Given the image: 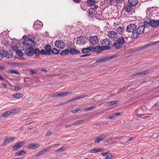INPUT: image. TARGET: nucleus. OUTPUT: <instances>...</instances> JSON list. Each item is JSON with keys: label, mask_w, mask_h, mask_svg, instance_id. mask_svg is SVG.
I'll use <instances>...</instances> for the list:
<instances>
[{"label": "nucleus", "mask_w": 159, "mask_h": 159, "mask_svg": "<svg viewBox=\"0 0 159 159\" xmlns=\"http://www.w3.org/2000/svg\"><path fill=\"white\" fill-rule=\"evenodd\" d=\"M115 116H114V115H113H113L112 116H109L108 117V118L109 119H114V118H115Z\"/></svg>", "instance_id": "61"}, {"label": "nucleus", "mask_w": 159, "mask_h": 159, "mask_svg": "<svg viewBox=\"0 0 159 159\" xmlns=\"http://www.w3.org/2000/svg\"><path fill=\"white\" fill-rule=\"evenodd\" d=\"M89 41L91 44L94 45L98 44L99 39L96 36H91L90 37Z\"/></svg>", "instance_id": "9"}, {"label": "nucleus", "mask_w": 159, "mask_h": 159, "mask_svg": "<svg viewBox=\"0 0 159 159\" xmlns=\"http://www.w3.org/2000/svg\"><path fill=\"white\" fill-rule=\"evenodd\" d=\"M132 6L128 4H126L125 5L124 8L125 9V11L127 12H130L131 11Z\"/></svg>", "instance_id": "28"}, {"label": "nucleus", "mask_w": 159, "mask_h": 159, "mask_svg": "<svg viewBox=\"0 0 159 159\" xmlns=\"http://www.w3.org/2000/svg\"><path fill=\"white\" fill-rule=\"evenodd\" d=\"M16 53L18 56L21 57L23 55V53L20 50H18L16 51Z\"/></svg>", "instance_id": "46"}, {"label": "nucleus", "mask_w": 159, "mask_h": 159, "mask_svg": "<svg viewBox=\"0 0 159 159\" xmlns=\"http://www.w3.org/2000/svg\"><path fill=\"white\" fill-rule=\"evenodd\" d=\"M52 52L54 54H57L59 53L60 51L56 48H54L52 50Z\"/></svg>", "instance_id": "42"}, {"label": "nucleus", "mask_w": 159, "mask_h": 159, "mask_svg": "<svg viewBox=\"0 0 159 159\" xmlns=\"http://www.w3.org/2000/svg\"><path fill=\"white\" fill-rule=\"evenodd\" d=\"M5 57L9 59L12 58L13 57V55L12 52L11 51H7L5 54Z\"/></svg>", "instance_id": "22"}, {"label": "nucleus", "mask_w": 159, "mask_h": 159, "mask_svg": "<svg viewBox=\"0 0 159 159\" xmlns=\"http://www.w3.org/2000/svg\"><path fill=\"white\" fill-rule=\"evenodd\" d=\"M143 48H143V46L140 47H138L137 49V50L138 51L140 50L141 49H143Z\"/></svg>", "instance_id": "59"}, {"label": "nucleus", "mask_w": 159, "mask_h": 159, "mask_svg": "<svg viewBox=\"0 0 159 159\" xmlns=\"http://www.w3.org/2000/svg\"><path fill=\"white\" fill-rule=\"evenodd\" d=\"M23 96V95L21 93H17L13 94L12 97L15 98H20Z\"/></svg>", "instance_id": "34"}, {"label": "nucleus", "mask_w": 159, "mask_h": 159, "mask_svg": "<svg viewBox=\"0 0 159 159\" xmlns=\"http://www.w3.org/2000/svg\"><path fill=\"white\" fill-rule=\"evenodd\" d=\"M152 44H153V45H154L157 44L158 43H159V41H156V42H152Z\"/></svg>", "instance_id": "64"}, {"label": "nucleus", "mask_w": 159, "mask_h": 159, "mask_svg": "<svg viewBox=\"0 0 159 159\" xmlns=\"http://www.w3.org/2000/svg\"><path fill=\"white\" fill-rule=\"evenodd\" d=\"M134 139V137H131V138H130L129 139H128V141L126 142V143L129 142V141H130L131 140H133Z\"/></svg>", "instance_id": "62"}, {"label": "nucleus", "mask_w": 159, "mask_h": 159, "mask_svg": "<svg viewBox=\"0 0 159 159\" xmlns=\"http://www.w3.org/2000/svg\"><path fill=\"white\" fill-rule=\"evenodd\" d=\"M52 134V132L51 131H48L46 135V136H49Z\"/></svg>", "instance_id": "54"}, {"label": "nucleus", "mask_w": 159, "mask_h": 159, "mask_svg": "<svg viewBox=\"0 0 159 159\" xmlns=\"http://www.w3.org/2000/svg\"><path fill=\"white\" fill-rule=\"evenodd\" d=\"M108 35L111 40L114 41L116 40L119 36L117 33L113 30L108 32Z\"/></svg>", "instance_id": "7"}, {"label": "nucleus", "mask_w": 159, "mask_h": 159, "mask_svg": "<svg viewBox=\"0 0 159 159\" xmlns=\"http://www.w3.org/2000/svg\"><path fill=\"white\" fill-rule=\"evenodd\" d=\"M62 97V94H61V93H55L50 94L49 96V97Z\"/></svg>", "instance_id": "37"}, {"label": "nucleus", "mask_w": 159, "mask_h": 159, "mask_svg": "<svg viewBox=\"0 0 159 159\" xmlns=\"http://www.w3.org/2000/svg\"><path fill=\"white\" fill-rule=\"evenodd\" d=\"M101 151H102L99 148H94L89 151V152L91 153H95L97 152H100Z\"/></svg>", "instance_id": "30"}, {"label": "nucleus", "mask_w": 159, "mask_h": 159, "mask_svg": "<svg viewBox=\"0 0 159 159\" xmlns=\"http://www.w3.org/2000/svg\"><path fill=\"white\" fill-rule=\"evenodd\" d=\"M39 147L40 145L39 144L31 143L28 146V148L29 149H35Z\"/></svg>", "instance_id": "23"}, {"label": "nucleus", "mask_w": 159, "mask_h": 159, "mask_svg": "<svg viewBox=\"0 0 159 159\" xmlns=\"http://www.w3.org/2000/svg\"><path fill=\"white\" fill-rule=\"evenodd\" d=\"M43 26V24L41 22L38 21L34 23L33 28L36 30L41 28Z\"/></svg>", "instance_id": "14"}, {"label": "nucleus", "mask_w": 159, "mask_h": 159, "mask_svg": "<svg viewBox=\"0 0 159 159\" xmlns=\"http://www.w3.org/2000/svg\"><path fill=\"white\" fill-rule=\"evenodd\" d=\"M128 4L134 7L138 3V0H128Z\"/></svg>", "instance_id": "24"}, {"label": "nucleus", "mask_w": 159, "mask_h": 159, "mask_svg": "<svg viewBox=\"0 0 159 159\" xmlns=\"http://www.w3.org/2000/svg\"><path fill=\"white\" fill-rule=\"evenodd\" d=\"M2 44L5 46H7L9 44V42L6 39H3L2 42Z\"/></svg>", "instance_id": "40"}, {"label": "nucleus", "mask_w": 159, "mask_h": 159, "mask_svg": "<svg viewBox=\"0 0 159 159\" xmlns=\"http://www.w3.org/2000/svg\"><path fill=\"white\" fill-rule=\"evenodd\" d=\"M11 73H14V74H19V72H18L16 70H11Z\"/></svg>", "instance_id": "55"}, {"label": "nucleus", "mask_w": 159, "mask_h": 159, "mask_svg": "<svg viewBox=\"0 0 159 159\" xmlns=\"http://www.w3.org/2000/svg\"><path fill=\"white\" fill-rule=\"evenodd\" d=\"M87 95H82V96H79V97L75 98L74 99H78L79 98H84V97H87Z\"/></svg>", "instance_id": "49"}, {"label": "nucleus", "mask_w": 159, "mask_h": 159, "mask_svg": "<svg viewBox=\"0 0 159 159\" xmlns=\"http://www.w3.org/2000/svg\"><path fill=\"white\" fill-rule=\"evenodd\" d=\"M26 153V152L23 150H20L18 152H16L15 153L16 155L17 156H22L25 154Z\"/></svg>", "instance_id": "35"}, {"label": "nucleus", "mask_w": 159, "mask_h": 159, "mask_svg": "<svg viewBox=\"0 0 159 159\" xmlns=\"http://www.w3.org/2000/svg\"><path fill=\"white\" fill-rule=\"evenodd\" d=\"M95 108H96V107L95 106H93L91 107H89L88 108H85V111H88V110H91L92 109H94Z\"/></svg>", "instance_id": "48"}, {"label": "nucleus", "mask_w": 159, "mask_h": 159, "mask_svg": "<svg viewBox=\"0 0 159 159\" xmlns=\"http://www.w3.org/2000/svg\"><path fill=\"white\" fill-rule=\"evenodd\" d=\"M30 74L31 75H34V74H36V72L32 70H31L30 71Z\"/></svg>", "instance_id": "56"}, {"label": "nucleus", "mask_w": 159, "mask_h": 159, "mask_svg": "<svg viewBox=\"0 0 159 159\" xmlns=\"http://www.w3.org/2000/svg\"><path fill=\"white\" fill-rule=\"evenodd\" d=\"M111 43V41L109 39H105L102 41V46L105 50L109 49L111 48L110 46H109Z\"/></svg>", "instance_id": "6"}, {"label": "nucleus", "mask_w": 159, "mask_h": 159, "mask_svg": "<svg viewBox=\"0 0 159 159\" xmlns=\"http://www.w3.org/2000/svg\"><path fill=\"white\" fill-rule=\"evenodd\" d=\"M80 111V109H73L71 110V111L74 114L78 113Z\"/></svg>", "instance_id": "47"}, {"label": "nucleus", "mask_w": 159, "mask_h": 159, "mask_svg": "<svg viewBox=\"0 0 159 159\" xmlns=\"http://www.w3.org/2000/svg\"><path fill=\"white\" fill-rule=\"evenodd\" d=\"M86 2L88 5L91 6L94 5L97 2L96 0H87Z\"/></svg>", "instance_id": "31"}, {"label": "nucleus", "mask_w": 159, "mask_h": 159, "mask_svg": "<svg viewBox=\"0 0 159 159\" xmlns=\"http://www.w3.org/2000/svg\"><path fill=\"white\" fill-rule=\"evenodd\" d=\"M93 52H95L96 53H100L103 50H105L103 47L97 46L94 47L92 46Z\"/></svg>", "instance_id": "12"}, {"label": "nucleus", "mask_w": 159, "mask_h": 159, "mask_svg": "<svg viewBox=\"0 0 159 159\" xmlns=\"http://www.w3.org/2000/svg\"><path fill=\"white\" fill-rule=\"evenodd\" d=\"M69 52H70L69 49H66L61 51L60 54L64 56L67 55Z\"/></svg>", "instance_id": "33"}, {"label": "nucleus", "mask_w": 159, "mask_h": 159, "mask_svg": "<svg viewBox=\"0 0 159 159\" xmlns=\"http://www.w3.org/2000/svg\"><path fill=\"white\" fill-rule=\"evenodd\" d=\"M70 53L72 55H74L80 53V51L74 48H71L70 50Z\"/></svg>", "instance_id": "21"}, {"label": "nucleus", "mask_w": 159, "mask_h": 159, "mask_svg": "<svg viewBox=\"0 0 159 159\" xmlns=\"http://www.w3.org/2000/svg\"><path fill=\"white\" fill-rule=\"evenodd\" d=\"M72 93V92L69 91L66 92L61 93L62 97L65 96L66 95H70Z\"/></svg>", "instance_id": "44"}, {"label": "nucleus", "mask_w": 159, "mask_h": 159, "mask_svg": "<svg viewBox=\"0 0 159 159\" xmlns=\"http://www.w3.org/2000/svg\"><path fill=\"white\" fill-rule=\"evenodd\" d=\"M135 115L138 117H140L144 115V111L141 108H139L135 110Z\"/></svg>", "instance_id": "17"}, {"label": "nucleus", "mask_w": 159, "mask_h": 159, "mask_svg": "<svg viewBox=\"0 0 159 159\" xmlns=\"http://www.w3.org/2000/svg\"><path fill=\"white\" fill-rule=\"evenodd\" d=\"M45 49L48 53V55H50L52 51L51 46L49 44L46 45L45 46Z\"/></svg>", "instance_id": "26"}, {"label": "nucleus", "mask_w": 159, "mask_h": 159, "mask_svg": "<svg viewBox=\"0 0 159 159\" xmlns=\"http://www.w3.org/2000/svg\"><path fill=\"white\" fill-rule=\"evenodd\" d=\"M5 68V67L3 66H0V70H3Z\"/></svg>", "instance_id": "63"}, {"label": "nucleus", "mask_w": 159, "mask_h": 159, "mask_svg": "<svg viewBox=\"0 0 159 159\" xmlns=\"http://www.w3.org/2000/svg\"><path fill=\"white\" fill-rule=\"evenodd\" d=\"M23 43L29 47H33L35 45L34 41L29 38H25Z\"/></svg>", "instance_id": "5"}, {"label": "nucleus", "mask_w": 159, "mask_h": 159, "mask_svg": "<svg viewBox=\"0 0 159 159\" xmlns=\"http://www.w3.org/2000/svg\"><path fill=\"white\" fill-rule=\"evenodd\" d=\"M84 122L83 120H81L75 122L72 124V125H79L82 124Z\"/></svg>", "instance_id": "38"}, {"label": "nucleus", "mask_w": 159, "mask_h": 159, "mask_svg": "<svg viewBox=\"0 0 159 159\" xmlns=\"http://www.w3.org/2000/svg\"><path fill=\"white\" fill-rule=\"evenodd\" d=\"M148 71H145L143 72H138L137 73H136L134 74V76H137L139 75H146L148 73Z\"/></svg>", "instance_id": "36"}, {"label": "nucleus", "mask_w": 159, "mask_h": 159, "mask_svg": "<svg viewBox=\"0 0 159 159\" xmlns=\"http://www.w3.org/2000/svg\"><path fill=\"white\" fill-rule=\"evenodd\" d=\"M40 51L39 49L37 48H35V49H34V53H35L36 55H40Z\"/></svg>", "instance_id": "43"}, {"label": "nucleus", "mask_w": 159, "mask_h": 159, "mask_svg": "<svg viewBox=\"0 0 159 159\" xmlns=\"http://www.w3.org/2000/svg\"><path fill=\"white\" fill-rule=\"evenodd\" d=\"M15 90L16 91H18L21 89V88L20 86H15L14 87Z\"/></svg>", "instance_id": "50"}, {"label": "nucleus", "mask_w": 159, "mask_h": 159, "mask_svg": "<svg viewBox=\"0 0 159 159\" xmlns=\"http://www.w3.org/2000/svg\"><path fill=\"white\" fill-rule=\"evenodd\" d=\"M52 148V147H49L48 148H47L45 149H43L44 151V152H46L49 151V150Z\"/></svg>", "instance_id": "53"}, {"label": "nucleus", "mask_w": 159, "mask_h": 159, "mask_svg": "<svg viewBox=\"0 0 159 159\" xmlns=\"http://www.w3.org/2000/svg\"><path fill=\"white\" fill-rule=\"evenodd\" d=\"M88 39L85 36H80L77 40L78 43L80 44H84L88 41Z\"/></svg>", "instance_id": "11"}, {"label": "nucleus", "mask_w": 159, "mask_h": 159, "mask_svg": "<svg viewBox=\"0 0 159 159\" xmlns=\"http://www.w3.org/2000/svg\"><path fill=\"white\" fill-rule=\"evenodd\" d=\"M118 101H114L110 102H109L107 103L106 104H105V106L106 107H109L110 106L113 105L114 104H116L118 103Z\"/></svg>", "instance_id": "32"}, {"label": "nucleus", "mask_w": 159, "mask_h": 159, "mask_svg": "<svg viewBox=\"0 0 159 159\" xmlns=\"http://www.w3.org/2000/svg\"><path fill=\"white\" fill-rule=\"evenodd\" d=\"M144 27L142 25L139 26L138 27H136L135 32H134L133 34V38H138L140 34L144 33Z\"/></svg>", "instance_id": "2"}, {"label": "nucleus", "mask_w": 159, "mask_h": 159, "mask_svg": "<svg viewBox=\"0 0 159 159\" xmlns=\"http://www.w3.org/2000/svg\"><path fill=\"white\" fill-rule=\"evenodd\" d=\"M43 54V55H48L47 52L44 49L41 50L40 51V54Z\"/></svg>", "instance_id": "45"}, {"label": "nucleus", "mask_w": 159, "mask_h": 159, "mask_svg": "<svg viewBox=\"0 0 159 159\" xmlns=\"http://www.w3.org/2000/svg\"><path fill=\"white\" fill-rule=\"evenodd\" d=\"M2 85L5 88H7V85L5 83H3L2 84Z\"/></svg>", "instance_id": "60"}, {"label": "nucleus", "mask_w": 159, "mask_h": 159, "mask_svg": "<svg viewBox=\"0 0 159 159\" xmlns=\"http://www.w3.org/2000/svg\"><path fill=\"white\" fill-rule=\"evenodd\" d=\"M115 41L116 42L114 44L113 46L116 49L120 48L126 42L124 38L122 36H118V38Z\"/></svg>", "instance_id": "1"}, {"label": "nucleus", "mask_w": 159, "mask_h": 159, "mask_svg": "<svg viewBox=\"0 0 159 159\" xmlns=\"http://www.w3.org/2000/svg\"><path fill=\"white\" fill-rule=\"evenodd\" d=\"M82 51L84 53H89L90 52H93L92 46L84 48L82 49Z\"/></svg>", "instance_id": "19"}, {"label": "nucleus", "mask_w": 159, "mask_h": 159, "mask_svg": "<svg viewBox=\"0 0 159 159\" xmlns=\"http://www.w3.org/2000/svg\"><path fill=\"white\" fill-rule=\"evenodd\" d=\"M67 148L66 146H63L62 147L57 149L55 151V153L57 154V153H59L60 152H62L66 150Z\"/></svg>", "instance_id": "29"}, {"label": "nucleus", "mask_w": 159, "mask_h": 159, "mask_svg": "<svg viewBox=\"0 0 159 159\" xmlns=\"http://www.w3.org/2000/svg\"><path fill=\"white\" fill-rule=\"evenodd\" d=\"M112 58V57H108L106 58H102L96 60V63H97L99 62L107 61L111 59Z\"/></svg>", "instance_id": "20"}, {"label": "nucleus", "mask_w": 159, "mask_h": 159, "mask_svg": "<svg viewBox=\"0 0 159 159\" xmlns=\"http://www.w3.org/2000/svg\"><path fill=\"white\" fill-rule=\"evenodd\" d=\"M121 114V113L119 112V113H117L113 114V115H114L115 117L116 116H118L120 115Z\"/></svg>", "instance_id": "57"}, {"label": "nucleus", "mask_w": 159, "mask_h": 159, "mask_svg": "<svg viewBox=\"0 0 159 159\" xmlns=\"http://www.w3.org/2000/svg\"><path fill=\"white\" fill-rule=\"evenodd\" d=\"M26 54L29 56H32L34 54V49L33 47H29L25 51Z\"/></svg>", "instance_id": "15"}, {"label": "nucleus", "mask_w": 159, "mask_h": 159, "mask_svg": "<svg viewBox=\"0 0 159 159\" xmlns=\"http://www.w3.org/2000/svg\"><path fill=\"white\" fill-rule=\"evenodd\" d=\"M1 51L2 52H0V60L2 59L4 57V54L5 52V51L4 49L2 50V51Z\"/></svg>", "instance_id": "41"}, {"label": "nucleus", "mask_w": 159, "mask_h": 159, "mask_svg": "<svg viewBox=\"0 0 159 159\" xmlns=\"http://www.w3.org/2000/svg\"><path fill=\"white\" fill-rule=\"evenodd\" d=\"M15 139V137H12L10 138L8 137L5 140L4 144L7 145L9 143L11 142Z\"/></svg>", "instance_id": "25"}, {"label": "nucleus", "mask_w": 159, "mask_h": 159, "mask_svg": "<svg viewBox=\"0 0 159 159\" xmlns=\"http://www.w3.org/2000/svg\"><path fill=\"white\" fill-rule=\"evenodd\" d=\"M152 45H153V44H152V43H149L147 44L146 45H145L144 46H143V48H146L148 47H149V46H151Z\"/></svg>", "instance_id": "51"}, {"label": "nucleus", "mask_w": 159, "mask_h": 159, "mask_svg": "<svg viewBox=\"0 0 159 159\" xmlns=\"http://www.w3.org/2000/svg\"><path fill=\"white\" fill-rule=\"evenodd\" d=\"M108 135L107 133H103L101 134L98 136L95 140L94 143H98L100 141H102Z\"/></svg>", "instance_id": "8"}, {"label": "nucleus", "mask_w": 159, "mask_h": 159, "mask_svg": "<svg viewBox=\"0 0 159 159\" xmlns=\"http://www.w3.org/2000/svg\"><path fill=\"white\" fill-rule=\"evenodd\" d=\"M89 55H90L89 54H84V55H80V57H85L87 56H89Z\"/></svg>", "instance_id": "58"}, {"label": "nucleus", "mask_w": 159, "mask_h": 159, "mask_svg": "<svg viewBox=\"0 0 159 159\" xmlns=\"http://www.w3.org/2000/svg\"><path fill=\"white\" fill-rule=\"evenodd\" d=\"M15 111V110H11L7 111L4 112L1 116V117H6L13 113Z\"/></svg>", "instance_id": "18"}, {"label": "nucleus", "mask_w": 159, "mask_h": 159, "mask_svg": "<svg viewBox=\"0 0 159 159\" xmlns=\"http://www.w3.org/2000/svg\"><path fill=\"white\" fill-rule=\"evenodd\" d=\"M112 155L111 154H109L105 158V159H111L112 158Z\"/></svg>", "instance_id": "52"}, {"label": "nucleus", "mask_w": 159, "mask_h": 159, "mask_svg": "<svg viewBox=\"0 0 159 159\" xmlns=\"http://www.w3.org/2000/svg\"><path fill=\"white\" fill-rule=\"evenodd\" d=\"M142 26H143L144 29L145 28H147L149 26H150L149 21V22L146 21H144L143 23V25Z\"/></svg>", "instance_id": "39"}, {"label": "nucleus", "mask_w": 159, "mask_h": 159, "mask_svg": "<svg viewBox=\"0 0 159 159\" xmlns=\"http://www.w3.org/2000/svg\"><path fill=\"white\" fill-rule=\"evenodd\" d=\"M24 144V142L23 141H21L20 143H16L12 147V151H15L19 148L23 146Z\"/></svg>", "instance_id": "16"}, {"label": "nucleus", "mask_w": 159, "mask_h": 159, "mask_svg": "<svg viewBox=\"0 0 159 159\" xmlns=\"http://www.w3.org/2000/svg\"><path fill=\"white\" fill-rule=\"evenodd\" d=\"M150 26L155 28L158 26L159 25V20H149Z\"/></svg>", "instance_id": "13"}, {"label": "nucleus", "mask_w": 159, "mask_h": 159, "mask_svg": "<svg viewBox=\"0 0 159 159\" xmlns=\"http://www.w3.org/2000/svg\"><path fill=\"white\" fill-rule=\"evenodd\" d=\"M124 30L123 27L118 26L116 27V30L119 34H121L123 33Z\"/></svg>", "instance_id": "27"}, {"label": "nucleus", "mask_w": 159, "mask_h": 159, "mask_svg": "<svg viewBox=\"0 0 159 159\" xmlns=\"http://www.w3.org/2000/svg\"><path fill=\"white\" fill-rule=\"evenodd\" d=\"M88 16L90 17H93L98 19L100 17L99 14H98L97 11L93 8H90L88 10Z\"/></svg>", "instance_id": "3"}, {"label": "nucleus", "mask_w": 159, "mask_h": 159, "mask_svg": "<svg viewBox=\"0 0 159 159\" xmlns=\"http://www.w3.org/2000/svg\"><path fill=\"white\" fill-rule=\"evenodd\" d=\"M55 45L57 48L60 49H63L64 48L65 44V43L62 40H56L55 43Z\"/></svg>", "instance_id": "10"}, {"label": "nucleus", "mask_w": 159, "mask_h": 159, "mask_svg": "<svg viewBox=\"0 0 159 159\" xmlns=\"http://www.w3.org/2000/svg\"><path fill=\"white\" fill-rule=\"evenodd\" d=\"M137 27V25L134 24H131L128 25L126 28V31L128 32H132L131 36L133 38V34H134Z\"/></svg>", "instance_id": "4"}]
</instances>
